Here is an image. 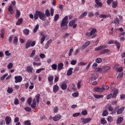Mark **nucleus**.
Here are the masks:
<instances>
[{"instance_id":"obj_12","label":"nucleus","mask_w":125,"mask_h":125,"mask_svg":"<svg viewBox=\"0 0 125 125\" xmlns=\"http://www.w3.org/2000/svg\"><path fill=\"white\" fill-rule=\"evenodd\" d=\"M109 111L111 112V114H112V115H114V114H116V112L117 115H120V114H122V113H123V110H110Z\"/></svg>"},{"instance_id":"obj_62","label":"nucleus","mask_w":125,"mask_h":125,"mask_svg":"<svg viewBox=\"0 0 125 125\" xmlns=\"http://www.w3.org/2000/svg\"><path fill=\"white\" fill-rule=\"evenodd\" d=\"M30 84H31V85L29 86V89H33L34 87V83L31 82Z\"/></svg>"},{"instance_id":"obj_33","label":"nucleus","mask_w":125,"mask_h":125,"mask_svg":"<svg viewBox=\"0 0 125 125\" xmlns=\"http://www.w3.org/2000/svg\"><path fill=\"white\" fill-rule=\"evenodd\" d=\"M8 11L10 12V14H13V8L12 7V5L9 6Z\"/></svg>"},{"instance_id":"obj_61","label":"nucleus","mask_w":125,"mask_h":125,"mask_svg":"<svg viewBox=\"0 0 125 125\" xmlns=\"http://www.w3.org/2000/svg\"><path fill=\"white\" fill-rule=\"evenodd\" d=\"M123 78V73L120 72L117 76V79H122Z\"/></svg>"},{"instance_id":"obj_58","label":"nucleus","mask_w":125,"mask_h":125,"mask_svg":"<svg viewBox=\"0 0 125 125\" xmlns=\"http://www.w3.org/2000/svg\"><path fill=\"white\" fill-rule=\"evenodd\" d=\"M70 64L73 65H76L77 64V60H72L71 61Z\"/></svg>"},{"instance_id":"obj_59","label":"nucleus","mask_w":125,"mask_h":125,"mask_svg":"<svg viewBox=\"0 0 125 125\" xmlns=\"http://www.w3.org/2000/svg\"><path fill=\"white\" fill-rule=\"evenodd\" d=\"M116 42V41H114V40H110L108 42V44H115V43Z\"/></svg>"},{"instance_id":"obj_64","label":"nucleus","mask_w":125,"mask_h":125,"mask_svg":"<svg viewBox=\"0 0 125 125\" xmlns=\"http://www.w3.org/2000/svg\"><path fill=\"white\" fill-rule=\"evenodd\" d=\"M40 57L42 59H43L45 58V55L43 53H41L40 55Z\"/></svg>"},{"instance_id":"obj_42","label":"nucleus","mask_w":125,"mask_h":125,"mask_svg":"<svg viewBox=\"0 0 125 125\" xmlns=\"http://www.w3.org/2000/svg\"><path fill=\"white\" fill-rule=\"evenodd\" d=\"M111 69L110 66H104L103 68V70H104V72H106V71H108Z\"/></svg>"},{"instance_id":"obj_52","label":"nucleus","mask_w":125,"mask_h":125,"mask_svg":"<svg viewBox=\"0 0 125 125\" xmlns=\"http://www.w3.org/2000/svg\"><path fill=\"white\" fill-rule=\"evenodd\" d=\"M33 66H37V67H39V66H41L42 65V62L37 63L36 62H33Z\"/></svg>"},{"instance_id":"obj_19","label":"nucleus","mask_w":125,"mask_h":125,"mask_svg":"<svg viewBox=\"0 0 125 125\" xmlns=\"http://www.w3.org/2000/svg\"><path fill=\"white\" fill-rule=\"evenodd\" d=\"M124 121V118L123 117H119L117 119L116 121L117 125H121L122 123Z\"/></svg>"},{"instance_id":"obj_24","label":"nucleus","mask_w":125,"mask_h":125,"mask_svg":"<svg viewBox=\"0 0 125 125\" xmlns=\"http://www.w3.org/2000/svg\"><path fill=\"white\" fill-rule=\"evenodd\" d=\"M95 91H96L97 92H103V89L102 87V88H100L99 87H97L94 88Z\"/></svg>"},{"instance_id":"obj_13","label":"nucleus","mask_w":125,"mask_h":125,"mask_svg":"<svg viewBox=\"0 0 125 125\" xmlns=\"http://www.w3.org/2000/svg\"><path fill=\"white\" fill-rule=\"evenodd\" d=\"M96 4L95 5V7H102L103 4L98 0H95Z\"/></svg>"},{"instance_id":"obj_29","label":"nucleus","mask_w":125,"mask_h":125,"mask_svg":"<svg viewBox=\"0 0 125 125\" xmlns=\"http://www.w3.org/2000/svg\"><path fill=\"white\" fill-rule=\"evenodd\" d=\"M94 97L96 98V99H99V98H103L104 97V96L103 95H97V94H94Z\"/></svg>"},{"instance_id":"obj_26","label":"nucleus","mask_w":125,"mask_h":125,"mask_svg":"<svg viewBox=\"0 0 125 125\" xmlns=\"http://www.w3.org/2000/svg\"><path fill=\"white\" fill-rule=\"evenodd\" d=\"M87 15V12H84L80 16L79 19H83L84 17H85Z\"/></svg>"},{"instance_id":"obj_2","label":"nucleus","mask_w":125,"mask_h":125,"mask_svg":"<svg viewBox=\"0 0 125 125\" xmlns=\"http://www.w3.org/2000/svg\"><path fill=\"white\" fill-rule=\"evenodd\" d=\"M106 47H107L106 45L99 46L95 49V51H99V50H101L99 52V54L100 55L108 53V52L110 51V50L108 49H105Z\"/></svg>"},{"instance_id":"obj_34","label":"nucleus","mask_w":125,"mask_h":125,"mask_svg":"<svg viewBox=\"0 0 125 125\" xmlns=\"http://www.w3.org/2000/svg\"><path fill=\"white\" fill-rule=\"evenodd\" d=\"M106 120H107V122H108V123H112V122H113V121H114L113 117L112 116H110L107 117Z\"/></svg>"},{"instance_id":"obj_28","label":"nucleus","mask_w":125,"mask_h":125,"mask_svg":"<svg viewBox=\"0 0 125 125\" xmlns=\"http://www.w3.org/2000/svg\"><path fill=\"white\" fill-rule=\"evenodd\" d=\"M67 87H68V86L67 85V84L63 83L61 85V89L62 90H66Z\"/></svg>"},{"instance_id":"obj_9","label":"nucleus","mask_w":125,"mask_h":125,"mask_svg":"<svg viewBox=\"0 0 125 125\" xmlns=\"http://www.w3.org/2000/svg\"><path fill=\"white\" fill-rule=\"evenodd\" d=\"M23 80V77L21 76H16L15 77V83H21Z\"/></svg>"},{"instance_id":"obj_48","label":"nucleus","mask_w":125,"mask_h":125,"mask_svg":"<svg viewBox=\"0 0 125 125\" xmlns=\"http://www.w3.org/2000/svg\"><path fill=\"white\" fill-rule=\"evenodd\" d=\"M36 55V50H33L31 53V54L30 55V57H34Z\"/></svg>"},{"instance_id":"obj_11","label":"nucleus","mask_w":125,"mask_h":125,"mask_svg":"<svg viewBox=\"0 0 125 125\" xmlns=\"http://www.w3.org/2000/svg\"><path fill=\"white\" fill-rule=\"evenodd\" d=\"M62 116L61 115H57L54 117H52V116H50L49 119L50 120H53L54 122H57V121H59Z\"/></svg>"},{"instance_id":"obj_23","label":"nucleus","mask_w":125,"mask_h":125,"mask_svg":"<svg viewBox=\"0 0 125 125\" xmlns=\"http://www.w3.org/2000/svg\"><path fill=\"white\" fill-rule=\"evenodd\" d=\"M118 93H119V89H116L114 90L113 94H112V98H115L118 95Z\"/></svg>"},{"instance_id":"obj_8","label":"nucleus","mask_w":125,"mask_h":125,"mask_svg":"<svg viewBox=\"0 0 125 125\" xmlns=\"http://www.w3.org/2000/svg\"><path fill=\"white\" fill-rule=\"evenodd\" d=\"M76 22H77V18L71 21L68 24V26L69 27H73V28H77Z\"/></svg>"},{"instance_id":"obj_39","label":"nucleus","mask_w":125,"mask_h":125,"mask_svg":"<svg viewBox=\"0 0 125 125\" xmlns=\"http://www.w3.org/2000/svg\"><path fill=\"white\" fill-rule=\"evenodd\" d=\"M101 124L102 125H105L107 124V121L105 120V118H102L101 120Z\"/></svg>"},{"instance_id":"obj_55","label":"nucleus","mask_w":125,"mask_h":125,"mask_svg":"<svg viewBox=\"0 0 125 125\" xmlns=\"http://www.w3.org/2000/svg\"><path fill=\"white\" fill-rule=\"evenodd\" d=\"M8 76V74H5L4 75H3L2 77H0V80L1 81H3V80H4V79H5V77Z\"/></svg>"},{"instance_id":"obj_18","label":"nucleus","mask_w":125,"mask_h":125,"mask_svg":"<svg viewBox=\"0 0 125 125\" xmlns=\"http://www.w3.org/2000/svg\"><path fill=\"white\" fill-rule=\"evenodd\" d=\"M63 67H64V64L63 62H61L58 64V71H61L63 69Z\"/></svg>"},{"instance_id":"obj_6","label":"nucleus","mask_w":125,"mask_h":125,"mask_svg":"<svg viewBox=\"0 0 125 125\" xmlns=\"http://www.w3.org/2000/svg\"><path fill=\"white\" fill-rule=\"evenodd\" d=\"M68 25V16H65L62 21L61 27H65Z\"/></svg>"},{"instance_id":"obj_22","label":"nucleus","mask_w":125,"mask_h":125,"mask_svg":"<svg viewBox=\"0 0 125 125\" xmlns=\"http://www.w3.org/2000/svg\"><path fill=\"white\" fill-rule=\"evenodd\" d=\"M22 23H23V19L20 18L18 20V22L16 23V25L17 26H20Z\"/></svg>"},{"instance_id":"obj_44","label":"nucleus","mask_w":125,"mask_h":125,"mask_svg":"<svg viewBox=\"0 0 125 125\" xmlns=\"http://www.w3.org/2000/svg\"><path fill=\"white\" fill-rule=\"evenodd\" d=\"M27 102L28 104V105H29V106H31V104H32V98L29 97L28 98Z\"/></svg>"},{"instance_id":"obj_36","label":"nucleus","mask_w":125,"mask_h":125,"mask_svg":"<svg viewBox=\"0 0 125 125\" xmlns=\"http://www.w3.org/2000/svg\"><path fill=\"white\" fill-rule=\"evenodd\" d=\"M114 23L115 25H119L120 24V20L118 18H116L114 21Z\"/></svg>"},{"instance_id":"obj_1","label":"nucleus","mask_w":125,"mask_h":125,"mask_svg":"<svg viewBox=\"0 0 125 125\" xmlns=\"http://www.w3.org/2000/svg\"><path fill=\"white\" fill-rule=\"evenodd\" d=\"M53 16L54 15V9L51 8L50 9V12L49 10L46 9L44 13L40 11H36L35 14H34V19L35 20H38L39 18L42 20V21H45L46 20V17H49V16Z\"/></svg>"},{"instance_id":"obj_43","label":"nucleus","mask_w":125,"mask_h":125,"mask_svg":"<svg viewBox=\"0 0 125 125\" xmlns=\"http://www.w3.org/2000/svg\"><path fill=\"white\" fill-rule=\"evenodd\" d=\"M34 61H35V62H38V61H40V57L39 56V55H37L34 59Z\"/></svg>"},{"instance_id":"obj_46","label":"nucleus","mask_w":125,"mask_h":125,"mask_svg":"<svg viewBox=\"0 0 125 125\" xmlns=\"http://www.w3.org/2000/svg\"><path fill=\"white\" fill-rule=\"evenodd\" d=\"M53 76H50L48 77V81L49 83H51L53 81Z\"/></svg>"},{"instance_id":"obj_54","label":"nucleus","mask_w":125,"mask_h":125,"mask_svg":"<svg viewBox=\"0 0 125 125\" xmlns=\"http://www.w3.org/2000/svg\"><path fill=\"white\" fill-rule=\"evenodd\" d=\"M72 96L73 97H78L79 96V92H75L72 94Z\"/></svg>"},{"instance_id":"obj_14","label":"nucleus","mask_w":125,"mask_h":125,"mask_svg":"<svg viewBox=\"0 0 125 125\" xmlns=\"http://www.w3.org/2000/svg\"><path fill=\"white\" fill-rule=\"evenodd\" d=\"M82 120L83 121V124H88V123H89V122L91 121V118H87L84 119V118H82Z\"/></svg>"},{"instance_id":"obj_25","label":"nucleus","mask_w":125,"mask_h":125,"mask_svg":"<svg viewBox=\"0 0 125 125\" xmlns=\"http://www.w3.org/2000/svg\"><path fill=\"white\" fill-rule=\"evenodd\" d=\"M5 33V29L4 28H2L1 29V34H0V38L1 39L4 38V34Z\"/></svg>"},{"instance_id":"obj_10","label":"nucleus","mask_w":125,"mask_h":125,"mask_svg":"<svg viewBox=\"0 0 125 125\" xmlns=\"http://www.w3.org/2000/svg\"><path fill=\"white\" fill-rule=\"evenodd\" d=\"M98 78V75H97V74H96V73H94L92 75V77H91V78H90L89 81L90 83H92V82H93V81H95L96 80H97Z\"/></svg>"},{"instance_id":"obj_57","label":"nucleus","mask_w":125,"mask_h":125,"mask_svg":"<svg viewBox=\"0 0 125 125\" xmlns=\"http://www.w3.org/2000/svg\"><path fill=\"white\" fill-rule=\"evenodd\" d=\"M8 69H12V67H13V64L11 62L9 63L8 64Z\"/></svg>"},{"instance_id":"obj_20","label":"nucleus","mask_w":125,"mask_h":125,"mask_svg":"<svg viewBox=\"0 0 125 125\" xmlns=\"http://www.w3.org/2000/svg\"><path fill=\"white\" fill-rule=\"evenodd\" d=\"M5 120L6 125H9L11 123V118L9 116L6 117Z\"/></svg>"},{"instance_id":"obj_3","label":"nucleus","mask_w":125,"mask_h":125,"mask_svg":"<svg viewBox=\"0 0 125 125\" xmlns=\"http://www.w3.org/2000/svg\"><path fill=\"white\" fill-rule=\"evenodd\" d=\"M41 98V94H37L35 96V98L32 100V104H31V107L32 109H36L37 108V104L40 103V99Z\"/></svg>"},{"instance_id":"obj_63","label":"nucleus","mask_w":125,"mask_h":125,"mask_svg":"<svg viewBox=\"0 0 125 125\" xmlns=\"http://www.w3.org/2000/svg\"><path fill=\"white\" fill-rule=\"evenodd\" d=\"M82 83V81H78V83H77V87L78 88V89H80V88H81V83Z\"/></svg>"},{"instance_id":"obj_41","label":"nucleus","mask_w":125,"mask_h":125,"mask_svg":"<svg viewBox=\"0 0 125 125\" xmlns=\"http://www.w3.org/2000/svg\"><path fill=\"white\" fill-rule=\"evenodd\" d=\"M95 62L98 63H102V59L98 58L95 60Z\"/></svg>"},{"instance_id":"obj_37","label":"nucleus","mask_w":125,"mask_h":125,"mask_svg":"<svg viewBox=\"0 0 125 125\" xmlns=\"http://www.w3.org/2000/svg\"><path fill=\"white\" fill-rule=\"evenodd\" d=\"M45 70V68H40L39 69H37L36 70V74H40V73H41V72H42V71H44Z\"/></svg>"},{"instance_id":"obj_56","label":"nucleus","mask_w":125,"mask_h":125,"mask_svg":"<svg viewBox=\"0 0 125 125\" xmlns=\"http://www.w3.org/2000/svg\"><path fill=\"white\" fill-rule=\"evenodd\" d=\"M81 114L83 116H86V115H87V111L83 110V111H82Z\"/></svg>"},{"instance_id":"obj_17","label":"nucleus","mask_w":125,"mask_h":125,"mask_svg":"<svg viewBox=\"0 0 125 125\" xmlns=\"http://www.w3.org/2000/svg\"><path fill=\"white\" fill-rule=\"evenodd\" d=\"M89 44H90V41L85 42V43L82 46V49H85V48H86V47H87Z\"/></svg>"},{"instance_id":"obj_5","label":"nucleus","mask_w":125,"mask_h":125,"mask_svg":"<svg viewBox=\"0 0 125 125\" xmlns=\"http://www.w3.org/2000/svg\"><path fill=\"white\" fill-rule=\"evenodd\" d=\"M97 32V29L96 28H93L90 32H87L86 33V36H87V37H91V36H93L92 38L93 39L96 37V35H95Z\"/></svg>"},{"instance_id":"obj_50","label":"nucleus","mask_w":125,"mask_h":125,"mask_svg":"<svg viewBox=\"0 0 125 125\" xmlns=\"http://www.w3.org/2000/svg\"><path fill=\"white\" fill-rule=\"evenodd\" d=\"M102 116H103V117H106V116H108V111L104 110L102 113Z\"/></svg>"},{"instance_id":"obj_7","label":"nucleus","mask_w":125,"mask_h":125,"mask_svg":"<svg viewBox=\"0 0 125 125\" xmlns=\"http://www.w3.org/2000/svg\"><path fill=\"white\" fill-rule=\"evenodd\" d=\"M40 36H42V37H40V43L41 44H42V45H43V42H44L46 37H45V35H44V33H43V32H40Z\"/></svg>"},{"instance_id":"obj_47","label":"nucleus","mask_w":125,"mask_h":125,"mask_svg":"<svg viewBox=\"0 0 125 125\" xmlns=\"http://www.w3.org/2000/svg\"><path fill=\"white\" fill-rule=\"evenodd\" d=\"M59 19V14H56L54 17V21H55V22H56Z\"/></svg>"},{"instance_id":"obj_27","label":"nucleus","mask_w":125,"mask_h":125,"mask_svg":"<svg viewBox=\"0 0 125 125\" xmlns=\"http://www.w3.org/2000/svg\"><path fill=\"white\" fill-rule=\"evenodd\" d=\"M73 68H69V70L67 71V76H71L73 73Z\"/></svg>"},{"instance_id":"obj_35","label":"nucleus","mask_w":125,"mask_h":125,"mask_svg":"<svg viewBox=\"0 0 125 125\" xmlns=\"http://www.w3.org/2000/svg\"><path fill=\"white\" fill-rule=\"evenodd\" d=\"M118 6V1H113L112 2V8H116Z\"/></svg>"},{"instance_id":"obj_45","label":"nucleus","mask_w":125,"mask_h":125,"mask_svg":"<svg viewBox=\"0 0 125 125\" xmlns=\"http://www.w3.org/2000/svg\"><path fill=\"white\" fill-rule=\"evenodd\" d=\"M39 24H37L35 26V28L33 30V32L34 33H37V32L38 31V30H39Z\"/></svg>"},{"instance_id":"obj_49","label":"nucleus","mask_w":125,"mask_h":125,"mask_svg":"<svg viewBox=\"0 0 125 125\" xmlns=\"http://www.w3.org/2000/svg\"><path fill=\"white\" fill-rule=\"evenodd\" d=\"M24 125H31L32 124H31V122L30 121V120H26V121H24Z\"/></svg>"},{"instance_id":"obj_51","label":"nucleus","mask_w":125,"mask_h":125,"mask_svg":"<svg viewBox=\"0 0 125 125\" xmlns=\"http://www.w3.org/2000/svg\"><path fill=\"white\" fill-rule=\"evenodd\" d=\"M95 72H102V71H103V68H101V67H98V68H96L95 69Z\"/></svg>"},{"instance_id":"obj_40","label":"nucleus","mask_w":125,"mask_h":125,"mask_svg":"<svg viewBox=\"0 0 125 125\" xmlns=\"http://www.w3.org/2000/svg\"><path fill=\"white\" fill-rule=\"evenodd\" d=\"M115 44H116V46H117L118 49H120V48H121V44L120 43V42H119L116 41Z\"/></svg>"},{"instance_id":"obj_16","label":"nucleus","mask_w":125,"mask_h":125,"mask_svg":"<svg viewBox=\"0 0 125 125\" xmlns=\"http://www.w3.org/2000/svg\"><path fill=\"white\" fill-rule=\"evenodd\" d=\"M33 70L34 68L31 66H27L26 67V72H27V73H30V74H32L33 73Z\"/></svg>"},{"instance_id":"obj_4","label":"nucleus","mask_w":125,"mask_h":125,"mask_svg":"<svg viewBox=\"0 0 125 125\" xmlns=\"http://www.w3.org/2000/svg\"><path fill=\"white\" fill-rule=\"evenodd\" d=\"M34 45H36V41H32V40H29L25 44V48L27 49L30 46L33 47Z\"/></svg>"},{"instance_id":"obj_15","label":"nucleus","mask_w":125,"mask_h":125,"mask_svg":"<svg viewBox=\"0 0 125 125\" xmlns=\"http://www.w3.org/2000/svg\"><path fill=\"white\" fill-rule=\"evenodd\" d=\"M53 91L54 93L58 92V91H59V86H58L57 84L54 85L53 87Z\"/></svg>"},{"instance_id":"obj_53","label":"nucleus","mask_w":125,"mask_h":125,"mask_svg":"<svg viewBox=\"0 0 125 125\" xmlns=\"http://www.w3.org/2000/svg\"><path fill=\"white\" fill-rule=\"evenodd\" d=\"M8 93H12L13 92V89L12 88H8L7 90Z\"/></svg>"},{"instance_id":"obj_32","label":"nucleus","mask_w":125,"mask_h":125,"mask_svg":"<svg viewBox=\"0 0 125 125\" xmlns=\"http://www.w3.org/2000/svg\"><path fill=\"white\" fill-rule=\"evenodd\" d=\"M23 34L26 36H29V33H30V30L28 29H25L23 30Z\"/></svg>"},{"instance_id":"obj_60","label":"nucleus","mask_w":125,"mask_h":125,"mask_svg":"<svg viewBox=\"0 0 125 125\" xmlns=\"http://www.w3.org/2000/svg\"><path fill=\"white\" fill-rule=\"evenodd\" d=\"M81 115V113L78 112V113H75L73 114V117H79Z\"/></svg>"},{"instance_id":"obj_31","label":"nucleus","mask_w":125,"mask_h":125,"mask_svg":"<svg viewBox=\"0 0 125 125\" xmlns=\"http://www.w3.org/2000/svg\"><path fill=\"white\" fill-rule=\"evenodd\" d=\"M13 43H14V44H15V45H17V43H18V38L16 36H15L14 38V41Z\"/></svg>"},{"instance_id":"obj_38","label":"nucleus","mask_w":125,"mask_h":125,"mask_svg":"<svg viewBox=\"0 0 125 125\" xmlns=\"http://www.w3.org/2000/svg\"><path fill=\"white\" fill-rule=\"evenodd\" d=\"M102 87L103 88V91H104V90H107V89H109V86L106 85H103Z\"/></svg>"},{"instance_id":"obj_21","label":"nucleus","mask_w":125,"mask_h":125,"mask_svg":"<svg viewBox=\"0 0 125 125\" xmlns=\"http://www.w3.org/2000/svg\"><path fill=\"white\" fill-rule=\"evenodd\" d=\"M20 15H21V12H20V10H17L16 15H15L16 19H18V18L20 17Z\"/></svg>"},{"instance_id":"obj_30","label":"nucleus","mask_w":125,"mask_h":125,"mask_svg":"<svg viewBox=\"0 0 125 125\" xmlns=\"http://www.w3.org/2000/svg\"><path fill=\"white\" fill-rule=\"evenodd\" d=\"M51 67L52 70H53L54 71H56V70H57V64H56V63L52 64Z\"/></svg>"}]
</instances>
